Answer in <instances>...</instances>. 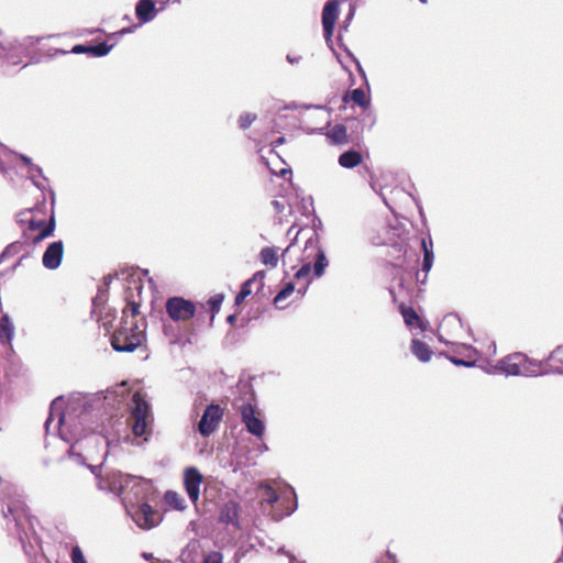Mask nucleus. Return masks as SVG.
<instances>
[{"instance_id":"f257e3e1","label":"nucleus","mask_w":563,"mask_h":563,"mask_svg":"<svg viewBox=\"0 0 563 563\" xmlns=\"http://www.w3.org/2000/svg\"><path fill=\"white\" fill-rule=\"evenodd\" d=\"M117 404H120L119 395L110 390L84 397L69 404L66 409L63 398L57 397L51 402L48 417L44 423L45 431L47 434L52 430L57 431L59 438L70 444L68 456L76 464L86 465L98 477L100 465L92 466L86 463L89 454L85 452V444L103 443L109 446V439L101 435L103 428L98 430L99 426H95L97 422L93 418L109 416L112 419L115 416Z\"/></svg>"},{"instance_id":"f03ea898","label":"nucleus","mask_w":563,"mask_h":563,"mask_svg":"<svg viewBox=\"0 0 563 563\" xmlns=\"http://www.w3.org/2000/svg\"><path fill=\"white\" fill-rule=\"evenodd\" d=\"M0 500L4 518H8L9 515L12 516L16 537L23 550L26 551V543L31 542L35 536V518L27 514L20 488L12 484L5 485L0 492Z\"/></svg>"},{"instance_id":"7ed1b4c3","label":"nucleus","mask_w":563,"mask_h":563,"mask_svg":"<svg viewBox=\"0 0 563 563\" xmlns=\"http://www.w3.org/2000/svg\"><path fill=\"white\" fill-rule=\"evenodd\" d=\"M146 339L145 329L135 321L128 320L126 311H122L121 327L111 336V346L117 352L131 353L140 347Z\"/></svg>"},{"instance_id":"20e7f679","label":"nucleus","mask_w":563,"mask_h":563,"mask_svg":"<svg viewBox=\"0 0 563 563\" xmlns=\"http://www.w3.org/2000/svg\"><path fill=\"white\" fill-rule=\"evenodd\" d=\"M124 507L134 523L143 530H151L162 521V515L148 503L134 504L130 500L125 501Z\"/></svg>"},{"instance_id":"39448f33","label":"nucleus","mask_w":563,"mask_h":563,"mask_svg":"<svg viewBox=\"0 0 563 563\" xmlns=\"http://www.w3.org/2000/svg\"><path fill=\"white\" fill-rule=\"evenodd\" d=\"M530 366H538L539 361L530 360L522 353H516L503 361V371L507 376H539L543 372L531 369Z\"/></svg>"},{"instance_id":"423d86ee","label":"nucleus","mask_w":563,"mask_h":563,"mask_svg":"<svg viewBox=\"0 0 563 563\" xmlns=\"http://www.w3.org/2000/svg\"><path fill=\"white\" fill-rule=\"evenodd\" d=\"M131 417L132 431L135 437H142L147 430V417L150 413V405L140 393H135L132 397Z\"/></svg>"},{"instance_id":"0eeeda50","label":"nucleus","mask_w":563,"mask_h":563,"mask_svg":"<svg viewBox=\"0 0 563 563\" xmlns=\"http://www.w3.org/2000/svg\"><path fill=\"white\" fill-rule=\"evenodd\" d=\"M166 312L173 321H188L196 314V305L183 297H170L166 301Z\"/></svg>"},{"instance_id":"6e6552de","label":"nucleus","mask_w":563,"mask_h":563,"mask_svg":"<svg viewBox=\"0 0 563 563\" xmlns=\"http://www.w3.org/2000/svg\"><path fill=\"white\" fill-rule=\"evenodd\" d=\"M222 417L223 409L219 405H208L197 424V430L200 435L205 438L211 435L218 429Z\"/></svg>"},{"instance_id":"1a4fd4ad","label":"nucleus","mask_w":563,"mask_h":563,"mask_svg":"<svg viewBox=\"0 0 563 563\" xmlns=\"http://www.w3.org/2000/svg\"><path fill=\"white\" fill-rule=\"evenodd\" d=\"M340 2L339 0H329L325 2L323 9H322V27H323V35L327 45L331 48V51L334 52L333 48V31L335 26V22L338 20L339 13H340Z\"/></svg>"},{"instance_id":"9d476101","label":"nucleus","mask_w":563,"mask_h":563,"mask_svg":"<svg viewBox=\"0 0 563 563\" xmlns=\"http://www.w3.org/2000/svg\"><path fill=\"white\" fill-rule=\"evenodd\" d=\"M131 481H133L132 475L113 472L98 481V488L121 496L128 492Z\"/></svg>"},{"instance_id":"9b49d317","label":"nucleus","mask_w":563,"mask_h":563,"mask_svg":"<svg viewBox=\"0 0 563 563\" xmlns=\"http://www.w3.org/2000/svg\"><path fill=\"white\" fill-rule=\"evenodd\" d=\"M241 418L247 432L256 438H262L265 433L264 421L256 416L255 406L250 402L241 406Z\"/></svg>"},{"instance_id":"f8f14e48","label":"nucleus","mask_w":563,"mask_h":563,"mask_svg":"<svg viewBox=\"0 0 563 563\" xmlns=\"http://www.w3.org/2000/svg\"><path fill=\"white\" fill-rule=\"evenodd\" d=\"M129 499L134 504L148 503L150 495L153 494V485L150 479L143 477L133 476V481H131L130 487L126 492Z\"/></svg>"},{"instance_id":"ddd939ff","label":"nucleus","mask_w":563,"mask_h":563,"mask_svg":"<svg viewBox=\"0 0 563 563\" xmlns=\"http://www.w3.org/2000/svg\"><path fill=\"white\" fill-rule=\"evenodd\" d=\"M202 475L195 466L187 467L184 472V487L192 504H197L200 496Z\"/></svg>"},{"instance_id":"4468645a","label":"nucleus","mask_w":563,"mask_h":563,"mask_svg":"<svg viewBox=\"0 0 563 563\" xmlns=\"http://www.w3.org/2000/svg\"><path fill=\"white\" fill-rule=\"evenodd\" d=\"M0 58L2 59L0 73L4 76H11L13 74L11 68L22 64V52L8 40L5 51Z\"/></svg>"},{"instance_id":"2eb2a0df","label":"nucleus","mask_w":563,"mask_h":563,"mask_svg":"<svg viewBox=\"0 0 563 563\" xmlns=\"http://www.w3.org/2000/svg\"><path fill=\"white\" fill-rule=\"evenodd\" d=\"M309 249L316 251V261L313 264V276L316 278H320L323 276L325 268L329 265V261L327 258L324 250L319 245L318 236L314 235L309 238L306 242L305 251L307 252Z\"/></svg>"},{"instance_id":"dca6fc26","label":"nucleus","mask_w":563,"mask_h":563,"mask_svg":"<svg viewBox=\"0 0 563 563\" xmlns=\"http://www.w3.org/2000/svg\"><path fill=\"white\" fill-rule=\"evenodd\" d=\"M64 256L63 241H54L48 244L42 257V264L45 268L54 271L60 266Z\"/></svg>"},{"instance_id":"f3484780","label":"nucleus","mask_w":563,"mask_h":563,"mask_svg":"<svg viewBox=\"0 0 563 563\" xmlns=\"http://www.w3.org/2000/svg\"><path fill=\"white\" fill-rule=\"evenodd\" d=\"M162 10L164 5L156 8L154 0H139L135 4V16L140 24H146L152 22Z\"/></svg>"},{"instance_id":"a211bd4d","label":"nucleus","mask_w":563,"mask_h":563,"mask_svg":"<svg viewBox=\"0 0 563 563\" xmlns=\"http://www.w3.org/2000/svg\"><path fill=\"white\" fill-rule=\"evenodd\" d=\"M56 228L55 214L52 211V214L48 219L47 224L35 235H31L30 232L23 231L22 239L23 241H27V249L32 251V247H35L46 238L53 235Z\"/></svg>"},{"instance_id":"6ab92c4d","label":"nucleus","mask_w":563,"mask_h":563,"mask_svg":"<svg viewBox=\"0 0 563 563\" xmlns=\"http://www.w3.org/2000/svg\"><path fill=\"white\" fill-rule=\"evenodd\" d=\"M240 505L234 500L227 501L220 509L219 520L225 525H232L236 528L240 527Z\"/></svg>"},{"instance_id":"aec40b11","label":"nucleus","mask_w":563,"mask_h":563,"mask_svg":"<svg viewBox=\"0 0 563 563\" xmlns=\"http://www.w3.org/2000/svg\"><path fill=\"white\" fill-rule=\"evenodd\" d=\"M550 362L559 365L545 369L543 374L563 375V345L556 346L547 358L539 361V367L548 365Z\"/></svg>"},{"instance_id":"412c9836","label":"nucleus","mask_w":563,"mask_h":563,"mask_svg":"<svg viewBox=\"0 0 563 563\" xmlns=\"http://www.w3.org/2000/svg\"><path fill=\"white\" fill-rule=\"evenodd\" d=\"M411 353L422 363L431 360L432 351L430 346L419 339H412L410 345Z\"/></svg>"},{"instance_id":"4be33fe9","label":"nucleus","mask_w":563,"mask_h":563,"mask_svg":"<svg viewBox=\"0 0 563 563\" xmlns=\"http://www.w3.org/2000/svg\"><path fill=\"white\" fill-rule=\"evenodd\" d=\"M362 154L358 151L349 150L339 156L338 162L343 168H354L362 163Z\"/></svg>"},{"instance_id":"5701e85b","label":"nucleus","mask_w":563,"mask_h":563,"mask_svg":"<svg viewBox=\"0 0 563 563\" xmlns=\"http://www.w3.org/2000/svg\"><path fill=\"white\" fill-rule=\"evenodd\" d=\"M10 391L9 388L2 384L0 385V431L7 428L8 421H7V405L10 400Z\"/></svg>"},{"instance_id":"b1692460","label":"nucleus","mask_w":563,"mask_h":563,"mask_svg":"<svg viewBox=\"0 0 563 563\" xmlns=\"http://www.w3.org/2000/svg\"><path fill=\"white\" fill-rule=\"evenodd\" d=\"M327 135L332 144L343 145L349 143L347 128L344 124H335L331 128Z\"/></svg>"},{"instance_id":"393cba45","label":"nucleus","mask_w":563,"mask_h":563,"mask_svg":"<svg viewBox=\"0 0 563 563\" xmlns=\"http://www.w3.org/2000/svg\"><path fill=\"white\" fill-rule=\"evenodd\" d=\"M421 247L423 251V260H422V272L428 275L430 269L432 268L434 261L433 245L432 241L429 242L426 239L421 240Z\"/></svg>"},{"instance_id":"a878e982","label":"nucleus","mask_w":563,"mask_h":563,"mask_svg":"<svg viewBox=\"0 0 563 563\" xmlns=\"http://www.w3.org/2000/svg\"><path fill=\"white\" fill-rule=\"evenodd\" d=\"M400 313L404 318L405 323L408 327H418L420 329H423V322L419 318L416 310L411 307H406L405 305H400L399 307Z\"/></svg>"},{"instance_id":"bb28decb","label":"nucleus","mask_w":563,"mask_h":563,"mask_svg":"<svg viewBox=\"0 0 563 563\" xmlns=\"http://www.w3.org/2000/svg\"><path fill=\"white\" fill-rule=\"evenodd\" d=\"M27 250V241H23V239L14 241L7 245L5 249L2 251L0 255V262L13 257L14 255H18L21 252L25 253Z\"/></svg>"},{"instance_id":"cd10ccee","label":"nucleus","mask_w":563,"mask_h":563,"mask_svg":"<svg viewBox=\"0 0 563 563\" xmlns=\"http://www.w3.org/2000/svg\"><path fill=\"white\" fill-rule=\"evenodd\" d=\"M164 499L166 504L175 510L183 511L187 508L185 499L175 490H167L164 495Z\"/></svg>"},{"instance_id":"c85d7f7f","label":"nucleus","mask_w":563,"mask_h":563,"mask_svg":"<svg viewBox=\"0 0 563 563\" xmlns=\"http://www.w3.org/2000/svg\"><path fill=\"white\" fill-rule=\"evenodd\" d=\"M13 334H14V327H13L12 322L10 321V318L7 314H4L0 319V339L3 342L10 343L13 339Z\"/></svg>"},{"instance_id":"c756f323","label":"nucleus","mask_w":563,"mask_h":563,"mask_svg":"<svg viewBox=\"0 0 563 563\" xmlns=\"http://www.w3.org/2000/svg\"><path fill=\"white\" fill-rule=\"evenodd\" d=\"M261 262L269 267H276L278 264L277 250L275 247H264L260 252Z\"/></svg>"},{"instance_id":"7c9ffc66","label":"nucleus","mask_w":563,"mask_h":563,"mask_svg":"<svg viewBox=\"0 0 563 563\" xmlns=\"http://www.w3.org/2000/svg\"><path fill=\"white\" fill-rule=\"evenodd\" d=\"M462 328V320L456 313L446 314L440 323V331L460 330Z\"/></svg>"},{"instance_id":"2f4dec72","label":"nucleus","mask_w":563,"mask_h":563,"mask_svg":"<svg viewBox=\"0 0 563 563\" xmlns=\"http://www.w3.org/2000/svg\"><path fill=\"white\" fill-rule=\"evenodd\" d=\"M223 300H224L223 294H217L208 299L207 303L211 311L210 325L213 324L216 314L220 311Z\"/></svg>"},{"instance_id":"473e14b6","label":"nucleus","mask_w":563,"mask_h":563,"mask_svg":"<svg viewBox=\"0 0 563 563\" xmlns=\"http://www.w3.org/2000/svg\"><path fill=\"white\" fill-rule=\"evenodd\" d=\"M114 47V43L108 44V42H100L95 45H90V55L95 57H103L108 55Z\"/></svg>"},{"instance_id":"72a5a7b5","label":"nucleus","mask_w":563,"mask_h":563,"mask_svg":"<svg viewBox=\"0 0 563 563\" xmlns=\"http://www.w3.org/2000/svg\"><path fill=\"white\" fill-rule=\"evenodd\" d=\"M351 99L361 108H367L371 104V100L366 97L362 88H356L351 91Z\"/></svg>"},{"instance_id":"f704fd0d","label":"nucleus","mask_w":563,"mask_h":563,"mask_svg":"<svg viewBox=\"0 0 563 563\" xmlns=\"http://www.w3.org/2000/svg\"><path fill=\"white\" fill-rule=\"evenodd\" d=\"M295 290V285L294 283L289 282L287 283L282 289L276 295V297L274 298V303L278 307V305L287 299ZM279 308H284L283 306H279Z\"/></svg>"},{"instance_id":"c9c22d12","label":"nucleus","mask_w":563,"mask_h":563,"mask_svg":"<svg viewBox=\"0 0 563 563\" xmlns=\"http://www.w3.org/2000/svg\"><path fill=\"white\" fill-rule=\"evenodd\" d=\"M355 12H356L355 4L351 3V4H350V8H349V12H347V13H346V15H345V19H344V20H343V22L340 24V29H339V40H341V37H342V33H343V32H347L349 26H350V24H351L352 20L354 19Z\"/></svg>"},{"instance_id":"e433bc0d","label":"nucleus","mask_w":563,"mask_h":563,"mask_svg":"<svg viewBox=\"0 0 563 563\" xmlns=\"http://www.w3.org/2000/svg\"><path fill=\"white\" fill-rule=\"evenodd\" d=\"M132 290V288L126 289L125 291V300H126V308L124 309L126 311V314H131L132 318L139 314V302H136L134 299H132V295H129V291ZM130 316H128V319Z\"/></svg>"},{"instance_id":"4c0bfd02","label":"nucleus","mask_w":563,"mask_h":563,"mask_svg":"<svg viewBox=\"0 0 563 563\" xmlns=\"http://www.w3.org/2000/svg\"><path fill=\"white\" fill-rule=\"evenodd\" d=\"M251 294H252L251 282L245 280L241 285V289H240L239 294L235 296V300H234L235 305L236 306L241 305L246 299V297H249Z\"/></svg>"},{"instance_id":"58836bf2","label":"nucleus","mask_w":563,"mask_h":563,"mask_svg":"<svg viewBox=\"0 0 563 563\" xmlns=\"http://www.w3.org/2000/svg\"><path fill=\"white\" fill-rule=\"evenodd\" d=\"M256 119H257V115L255 113L243 112L242 114H240L239 120H238L240 129H242V130L249 129Z\"/></svg>"},{"instance_id":"ea45409f","label":"nucleus","mask_w":563,"mask_h":563,"mask_svg":"<svg viewBox=\"0 0 563 563\" xmlns=\"http://www.w3.org/2000/svg\"><path fill=\"white\" fill-rule=\"evenodd\" d=\"M262 487L264 489L263 500L268 505L275 504L278 500V495L276 490L269 485H264Z\"/></svg>"},{"instance_id":"a19ab883","label":"nucleus","mask_w":563,"mask_h":563,"mask_svg":"<svg viewBox=\"0 0 563 563\" xmlns=\"http://www.w3.org/2000/svg\"><path fill=\"white\" fill-rule=\"evenodd\" d=\"M20 159L30 167V172H36L38 176H41L44 180H47L43 175V169L38 165L33 164L29 156L20 154Z\"/></svg>"},{"instance_id":"79ce46f5","label":"nucleus","mask_w":563,"mask_h":563,"mask_svg":"<svg viewBox=\"0 0 563 563\" xmlns=\"http://www.w3.org/2000/svg\"><path fill=\"white\" fill-rule=\"evenodd\" d=\"M70 559L73 563H87L79 545L73 547L70 552Z\"/></svg>"},{"instance_id":"37998d69","label":"nucleus","mask_w":563,"mask_h":563,"mask_svg":"<svg viewBox=\"0 0 563 563\" xmlns=\"http://www.w3.org/2000/svg\"><path fill=\"white\" fill-rule=\"evenodd\" d=\"M47 223L44 220H36L34 218H30L27 220V228L24 231L33 232L36 230H42Z\"/></svg>"},{"instance_id":"c03bdc74","label":"nucleus","mask_w":563,"mask_h":563,"mask_svg":"<svg viewBox=\"0 0 563 563\" xmlns=\"http://www.w3.org/2000/svg\"><path fill=\"white\" fill-rule=\"evenodd\" d=\"M223 555L219 551H211L207 553L203 558L202 563H222Z\"/></svg>"},{"instance_id":"a18cd8bd","label":"nucleus","mask_w":563,"mask_h":563,"mask_svg":"<svg viewBox=\"0 0 563 563\" xmlns=\"http://www.w3.org/2000/svg\"><path fill=\"white\" fill-rule=\"evenodd\" d=\"M265 276H266V274L264 271H258L251 278H249L247 282H251V285H253L254 283H257L258 288L263 289Z\"/></svg>"},{"instance_id":"49530a36","label":"nucleus","mask_w":563,"mask_h":563,"mask_svg":"<svg viewBox=\"0 0 563 563\" xmlns=\"http://www.w3.org/2000/svg\"><path fill=\"white\" fill-rule=\"evenodd\" d=\"M448 360H450L451 363H453L456 366H463V367H473L475 366V361H467L463 358H459L455 356H446Z\"/></svg>"},{"instance_id":"de8ad7c7","label":"nucleus","mask_w":563,"mask_h":563,"mask_svg":"<svg viewBox=\"0 0 563 563\" xmlns=\"http://www.w3.org/2000/svg\"><path fill=\"white\" fill-rule=\"evenodd\" d=\"M311 108H317V109H322V107L320 106H313V104H300V103H297V102H290L286 106H284V110H297V109H311Z\"/></svg>"},{"instance_id":"09e8293b","label":"nucleus","mask_w":563,"mask_h":563,"mask_svg":"<svg viewBox=\"0 0 563 563\" xmlns=\"http://www.w3.org/2000/svg\"><path fill=\"white\" fill-rule=\"evenodd\" d=\"M311 271V264L310 262L303 264L295 274L296 279H301L303 277H307Z\"/></svg>"},{"instance_id":"8fccbe9b","label":"nucleus","mask_w":563,"mask_h":563,"mask_svg":"<svg viewBox=\"0 0 563 563\" xmlns=\"http://www.w3.org/2000/svg\"><path fill=\"white\" fill-rule=\"evenodd\" d=\"M33 210H34V208H31V209H25V210L19 212L16 214V222L21 225L27 224V220L30 219V218H27V214L31 213Z\"/></svg>"},{"instance_id":"3c124183","label":"nucleus","mask_w":563,"mask_h":563,"mask_svg":"<svg viewBox=\"0 0 563 563\" xmlns=\"http://www.w3.org/2000/svg\"><path fill=\"white\" fill-rule=\"evenodd\" d=\"M376 563H397L396 555L387 551L384 555L377 559Z\"/></svg>"},{"instance_id":"603ef678","label":"nucleus","mask_w":563,"mask_h":563,"mask_svg":"<svg viewBox=\"0 0 563 563\" xmlns=\"http://www.w3.org/2000/svg\"><path fill=\"white\" fill-rule=\"evenodd\" d=\"M74 54H90V45L77 44L73 47Z\"/></svg>"},{"instance_id":"864d4df0","label":"nucleus","mask_w":563,"mask_h":563,"mask_svg":"<svg viewBox=\"0 0 563 563\" xmlns=\"http://www.w3.org/2000/svg\"><path fill=\"white\" fill-rule=\"evenodd\" d=\"M341 47L344 48V51L346 52L347 56L356 64L358 71L364 73L361 63L354 56V54L344 44H341Z\"/></svg>"},{"instance_id":"5fc2aeb1","label":"nucleus","mask_w":563,"mask_h":563,"mask_svg":"<svg viewBox=\"0 0 563 563\" xmlns=\"http://www.w3.org/2000/svg\"><path fill=\"white\" fill-rule=\"evenodd\" d=\"M36 177H40L36 172H30L29 170V178L32 180V183L34 184V186H36L38 189L41 190H44V185L36 180Z\"/></svg>"},{"instance_id":"6e6d98bb","label":"nucleus","mask_w":563,"mask_h":563,"mask_svg":"<svg viewBox=\"0 0 563 563\" xmlns=\"http://www.w3.org/2000/svg\"><path fill=\"white\" fill-rule=\"evenodd\" d=\"M135 27H136L135 25L134 26L123 27L122 30H120L118 32H113L112 36H123L125 34L132 33Z\"/></svg>"},{"instance_id":"4d7b16f0","label":"nucleus","mask_w":563,"mask_h":563,"mask_svg":"<svg viewBox=\"0 0 563 563\" xmlns=\"http://www.w3.org/2000/svg\"><path fill=\"white\" fill-rule=\"evenodd\" d=\"M272 206H273L275 212H277V213H282L285 209V205L280 200H273Z\"/></svg>"},{"instance_id":"13d9d810","label":"nucleus","mask_w":563,"mask_h":563,"mask_svg":"<svg viewBox=\"0 0 563 563\" xmlns=\"http://www.w3.org/2000/svg\"><path fill=\"white\" fill-rule=\"evenodd\" d=\"M31 253H32V251H31V250H27L25 253H23V255L18 260V262L12 266V268H11V269H12V271L16 269V267H18L19 265H21L22 261H23L24 258H26L27 256H30V254H31Z\"/></svg>"},{"instance_id":"bf43d9fd","label":"nucleus","mask_w":563,"mask_h":563,"mask_svg":"<svg viewBox=\"0 0 563 563\" xmlns=\"http://www.w3.org/2000/svg\"><path fill=\"white\" fill-rule=\"evenodd\" d=\"M285 142H286V137L285 136H280L277 140H275L274 142H272V147L273 148L271 150V152H274V148L276 146H279V145L284 144Z\"/></svg>"},{"instance_id":"052dcab7","label":"nucleus","mask_w":563,"mask_h":563,"mask_svg":"<svg viewBox=\"0 0 563 563\" xmlns=\"http://www.w3.org/2000/svg\"><path fill=\"white\" fill-rule=\"evenodd\" d=\"M286 59L290 64H298L301 60V56H292V55L288 54L286 56Z\"/></svg>"},{"instance_id":"680f3d73","label":"nucleus","mask_w":563,"mask_h":563,"mask_svg":"<svg viewBox=\"0 0 563 563\" xmlns=\"http://www.w3.org/2000/svg\"><path fill=\"white\" fill-rule=\"evenodd\" d=\"M112 282V276L111 275H108V276H104L103 277V285H104V288L108 289L110 284Z\"/></svg>"},{"instance_id":"e2e57ef3","label":"nucleus","mask_w":563,"mask_h":563,"mask_svg":"<svg viewBox=\"0 0 563 563\" xmlns=\"http://www.w3.org/2000/svg\"><path fill=\"white\" fill-rule=\"evenodd\" d=\"M427 278H428V275L424 274L422 278H420V274L417 273V282L420 283V284H426L427 282Z\"/></svg>"},{"instance_id":"0e129e2a","label":"nucleus","mask_w":563,"mask_h":563,"mask_svg":"<svg viewBox=\"0 0 563 563\" xmlns=\"http://www.w3.org/2000/svg\"><path fill=\"white\" fill-rule=\"evenodd\" d=\"M236 320V316L235 314H230L228 316L227 318V322L230 323V324H233Z\"/></svg>"},{"instance_id":"69168bd1","label":"nucleus","mask_w":563,"mask_h":563,"mask_svg":"<svg viewBox=\"0 0 563 563\" xmlns=\"http://www.w3.org/2000/svg\"><path fill=\"white\" fill-rule=\"evenodd\" d=\"M122 36H112V33L108 35V40L110 41H113L112 43H114V45L118 43V41L121 38Z\"/></svg>"},{"instance_id":"338daca9","label":"nucleus","mask_w":563,"mask_h":563,"mask_svg":"<svg viewBox=\"0 0 563 563\" xmlns=\"http://www.w3.org/2000/svg\"><path fill=\"white\" fill-rule=\"evenodd\" d=\"M439 341L444 343V344H451L452 343L451 341L444 339L442 334H439Z\"/></svg>"},{"instance_id":"774afa93","label":"nucleus","mask_w":563,"mask_h":563,"mask_svg":"<svg viewBox=\"0 0 563 563\" xmlns=\"http://www.w3.org/2000/svg\"><path fill=\"white\" fill-rule=\"evenodd\" d=\"M289 563H305V562H301V561L297 560L294 555H290Z\"/></svg>"}]
</instances>
